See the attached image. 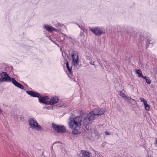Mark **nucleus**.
I'll return each instance as SVG.
<instances>
[{"label": "nucleus", "mask_w": 157, "mask_h": 157, "mask_svg": "<svg viewBox=\"0 0 157 157\" xmlns=\"http://www.w3.org/2000/svg\"><path fill=\"white\" fill-rule=\"evenodd\" d=\"M140 100L141 101L143 102H144V104H145L146 102H147V101H146L144 98H140Z\"/></svg>", "instance_id": "b1692460"}, {"label": "nucleus", "mask_w": 157, "mask_h": 157, "mask_svg": "<svg viewBox=\"0 0 157 157\" xmlns=\"http://www.w3.org/2000/svg\"><path fill=\"white\" fill-rule=\"evenodd\" d=\"M56 105L57 106V107H61L63 106V104H58Z\"/></svg>", "instance_id": "cd10ccee"}, {"label": "nucleus", "mask_w": 157, "mask_h": 157, "mask_svg": "<svg viewBox=\"0 0 157 157\" xmlns=\"http://www.w3.org/2000/svg\"><path fill=\"white\" fill-rule=\"evenodd\" d=\"M1 136V135L0 134V136Z\"/></svg>", "instance_id": "a19ab883"}, {"label": "nucleus", "mask_w": 157, "mask_h": 157, "mask_svg": "<svg viewBox=\"0 0 157 157\" xmlns=\"http://www.w3.org/2000/svg\"><path fill=\"white\" fill-rule=\"evenodd\" d=\"M64 53L65 55V57H67V58H68V55L67 54H65V52H64Z\"/></svg>", "instance_id": "f704fd0d"}, {"label": "nucleus", "mask_w": 157, "mask_h": 157, "mask_svg": "<svg viewBox=\"0 0 157 157\" xmlns=\"http://www.w3.org/2000/svg\"><path fill=\"white\" fill-rule=\"evenodd\" d=\"M147 157H152V156H149V155H148L147 156Z\"/></svg>", "instance_id": "e433bc0d"}, {"label": "nucleus", "mask_w": 157, "mask_h": 157, "mask_svg": "<svg viewBox=\"0 0 157 157\" xmlns=\"http://www.w3.org/2000/svg\"><path fill=\"white\" fill-rule=\"evenodd\" d=\"M39 102L40 103H44V101L46 100H48L49 99V98L48 96H42L40 95V97L38 98Z\"/></svg>", "instance_id": "ddd939ff"}, {"label": "nucleus", "mask_w": 157, "mask_h": 157, "mask_svg": "<svg viewBox=\"0 0 157 157\" xmlns=\"http://www.w3.org/2000/svg\"><path fill=\"white\" fill-rule=\"evenodd\" d=\"M62 35H63L62 37H63V39H61L62 41H64L65 40L64 38L65 37H66L67 38H68V37L65 34L62 33Z\"/></svg>", "instance_id": "4be33fe9"}, {"label": "nucleus", "mask_w": 157, "mask_h": 157, "mask_svg": "<svg viewBox=\"0 0 157 157\" xmlns=\"http://www.w3.org/2000/svg\"><path fill=\"white\" fill-rule=\"evenodd\" d=\"M124 100H127L128 102L132 105H134L136 103V102L135 100L131 98H129V97H128L126 98H124Z\"/></svg>", "instance_id": "4468645a"}, {"label": "nucleus", "mask_w": 157, "mask_h": 157, "mask_svg": "<svg viewBox=\"0 0 157 157\" xmlns=\"http://www.w3.org/2000/svg\"><path fill=\"white\" fill-rule=\"evenodd\" d=\"M52 127L54 131L58 133H63L66 132L65 128L63 125L60 126L52 123Z\"/></svg>", "instance_id": "423d86ee"}, {"label": "nucleus", "mask_w": 157, "mask_h": 157, "mask_svg": "<svg viewBox=\"0 0 157 157\" xmlns=\"http://www.w3.org/2000/svg\"><path fill=\"white\" fill-rule=\"evenodd\" d=\"M72 58V66L74 68L78 69L80 67V65L79 64L78 56V52L76 51H73L71 52Z\"/></svg>", "instance_id": "20e7f679"}, {"label": "nucleus", "mask_w": 157, "mask_h": 157, "mask_svg": "<svg viewBox=\"0 0 157 157\" xmlns=\"http://www.w3.org/2000/svg\"><path fill=\"white\" fill-rule=\"evenodd\" d=\"M141 77H142L145 80H146L148 78L146 76H144L143 75H142V76Z\"/></svg>", "instance_id": "2f4dec72"}, {"label": "nucleus", "mask_w": 157, "mask_h": 157, "mask_svg": "<svg viewBox=\"0 0 157 157\" xmlns=\"http://www.w3.org/2000/svg\"><path fill=\"white\" fill-rule=\"evenodd\" d=\"M62 56L63 57V54H62Z\"/></svg>", "instance_id": "ea45409f"}, {"label": "nucleus", "mask_w": 157, "mask_h": 157, "mask_svg": "<svg viewBox=\"0 0 157 157\" xmlns=\"http://www.w3.org/2000/svg\"><path fill=\"white\" fill-rule=\"evenodd\" d=\"M36 123H37V122L34 118H30L29 119V125L32 128H33L35 126Z\"/></svg>", "instance_id": "1a4fd4ad"}, {"label": "nucleus", "mask_w": 157, "mask_h": 157, "mask_svg": "<svg viewBox=\"0 0 157 157\" xmlns=\"http://www.w3.org/2000/svg\"><path fill=\"white\" fill-rule=\"evenodd\" d=\"M66 65L68 72L70 73L71 75H72V66L70 67L69 66L68 62L67 60H66Z\"/></svg>", "instance_id": "dca6fc26"}, {"label": "nucleus", "mask_w": 157, "mask_h": 157, "mask_svg": "<svg viewBox=\"0 0 157 157\" xmlns=\"http://www.w3.org/2000/svg\"><path fill=\"white\" fill-rule=\"evenodd\" d=\"M95 63V61H93V62H90V63L91 64V65H93L94 66H95V64H94V63Z\"/></svg>", "instance_id": "c85d7f7f"}, {"label": "nucleus", "mask_w": 157, "mask_h": 157, "mask_svg": "<svg viewBox=\"0 0 157 157\" xmlns=\"http://www.w3.org/2000/svg\"><path fill=\"white\" fill-rule=\"evenodd\" d=\"M43 28L46 29L49 32H56L57 31V30L53 27L48 25H44L43 26Z\"/></svg>", "instance_id": "9b49d317"}, {"label": "nucleus", "mask_w": 157, "mask_h": 157, "mask_svg": "<svg viewBox=\"0 0 157 157\" xmlns=\"http://www.w3.org/2000/svg\"><path fill=\"white\" fill-rule=\"evenodd\" d=\"M56 26L57 27L61 26L60 24L59 23H58L56 25Z\"/></svg>", "instance_id": "72a5a7b5"}, {"label": "nucleus", "mask_w": 157, "mask_h": 157, "mask_svg": "<svg viewBox=\"0 0 157 157\" xmlns=\"http://www.w3.org/2000/svg\"><path fill=\"white\" fill-rule=\"evenodd\" d=\"M84 117L81 116H77L75 118L70 120L68 124L69 127L73 129L72 133L74 135H76L80 133L78 129L81 128V125H86V129L88 123L84 122Z\"/></svg>", "instance_id": "f257e3e1"}, {"label": "nucleus", "mask_w": 157, "mask_h": 157, "mask_svg": "<svg viewBox=\"0 0 157 157\" xmlns=\"http://www.w3.org/2000/svg\"><path fill=\"white\" fill-rule=\"evenodd\" d=\"M43 109H51V107H47L46 106H44L43 107Z\"/></svg>", "instance_id": "bb28decb"}, {"label": "nucleus", "mask_w": 157, "mask_h": 157, "mask_svg": "<svg viewBox=\"0 0 157 157\" xmlns=\"http://www.w3.org/2000/svg\"><path fill=\"white\" fill-rule=\"evenodd\" d=\"M141 77H142L145 80H146L148 78L146 76H144L143 75H142V76Z\"/></svg>", "instance_id": "473e14b6"}, {"label": "nucleus", "mask_w": 157, "mask_h": 157, "mask_svg": "<svg viewBox=\"0 0 157 157\" xmlns=\"http://www.w3.org/2000/svg\"><path fill=\"white\" fill-rule=\"evenodd\" d=\"M43 103L46 104V105H48V104L50 105V103H51L50 101H49L46 100L45 101H44V103Z\"/></svg>", "instance_id": "a878e982"}, {"label": "nucleus", "mask_w": 157, "mask_h": 157, "mask_svg": "<svg viewBox=\"0 0 157 157\" xmlns=\"http://www.w3.org/2000/svg\"><path fill=\"white\" fill-rule=\"evenodd\" d=\"M144 39V38L143 36L142 37H140V39H139V43H138V45L139 46V48L142 47L143 45L142 44L143 41Z\"/></svg>", "instance_id": "2eb2a0df"}, {"label": "nucleus", "mask_w": 157, "mask_h": 157, "mask_svg": "<svg viewBox=\"0 0 157 157\" xmlns=\"http://www.w3.org/2000/svg\"><path fill=\"white\" fill-rule=\"evenodd\" d=\"M146 81V83L148 84H150L151 83V80L148 78L145 80Z\"/></svg>", "instance_id": "393cba45"}, {"label": "nucleus", "mask_w": 157, "mask_h": 157, "mask_svg": "<svg viewBox=\"0 0 157 157\" xmlns=\"http://www.w3.org/2000/svg\"><path fill=\"white\" fill-rule=\"evenodd\" d=\"M89 30L95 36H100L105 33V29L102 27L96 26L93 28L89 27Z\"/></svg>", "instance_id": "7ed1b4c3"}, {"label": "nucleus", "mask_w": 157, "mask_h": 157, "mask_svg": "<svg viewBox=\"0 0 157 157\" xmlns=\"http://www.w3.org/2000/svg\"><path fill=\"white\" fill-rule=\"evenodd\" d=\"M33 128H35L36 130L38 131H42L43 130V128L41 126L39 125L38 123H36V124L35 125V126Z\"/></svg>", "instance_id": "f3484780"}, {"label": "nucleus", "mask_w": 157, "mask_h": 157, "mask_svg": "<svg viewBox=\"0 0 157 157\" xmlns=\"http://www.w3.org/2000/svg\"><path fill=\"white\" fill-rule=\"evenodd\" d=\"M145 108L146 110L148 111L150 109V107L148 104H147V102H146L144 104Z\"/></svg>", "instance_id": "412c9836"}, {"label": "nucleus", "mask_w": 157, "mask_h": 157, "mask_svg": "<svg viewBox=\"0 0 157 157\" xmlns=\"http://www.w3.org/2000/svg\"><path fill=\"white\" fill-rule=\"evenodd\" d=\"M156 143H157V138L156 139Z\"/></svg>", "instance_id": "4c0bfd02"}, {"label": "nucleus", "mask_w": 157, "mask_h": 157, "mask_svg": "<svg viewBox=\"0 0 157 157\" xmlns=\"http://www.w3.org/2000/svg\"><path fill=\"white\" fill-rule=\"evenodd\" d=\"M92 154L89 151L82 150L81 153L79 154L78 157H91Z\"/></svg>", "instance_id": "0eeeda50"}, {"label": "nucleus", "mask_w": 157, "mask_h": 157, "mask_svg": "<svg viewBox=\"0 0 157 157\" xmlns=\"http://www.w3.org/2000/svg\"><path fill=\"white\" fill-rule=\"evenodd\" d=\"M119 94L122 98L124 99L126 98L127 97V96L125 95L124 94V90L122 91H119Z\"/></svg>", "instance_id": "6ab92c4d"}, {"label": "nucleus", "mask_w": 157, "mask_h": 157, "mask_svg": "<svg viewBox=\"0 0 157 157\" xmlns=\"http://www.w3.org/2000/svg\"><path fill=\"white\" fill-rule=\"evenodd\" d=\"M105 133L107 135H110V133L109 132H108L107 131H106L105 132Z\"/></svg>", "instance_id": "c756f323"}, {"label": "nucleus", "mask_w": 157, "mask_h": 157, "mask_svg": "<svg viewBox=\"0 0 157 157\" xmlns=\"http://www.w3.org/2000/svg\"><path fill=\"white\" fill-rule=\"evenodd\" d=\"M136 73L138 75V77H141L142 76V74L141 71L140 69H138L136 70Z\"/></svg>", "instance_id": "aec40b11"}, {"label": "nucleus", "mask_w": 157, "mask_h": 157, "mask_svg": "<svg viewBox=\"0 0 157 157\" xmlns=\"http://www.w3.org/2000/svg\"><path fill=\"white\" fill-rule=\"evenodd\" d=\"M43 155V152H42V155Z\"/></svg>", "instance_id": "58836bf2"}, {"label": "nucleus", "mask_w": 157, "mask_h": 157, "mask_svg": "<svg viewBox=\"0 0 157 157\" xmlns=\"http://www.w3.org/2000/svg\"><path fill=\"white\" fill-rule=\"evenodd\" d=\"M12 83L15 86L21 89H24V86L21 84L17 82L15 78L12 79Z\"/></svg>", "instance_id": "9d476101"}, {"label": "nucleus", "mask_w": 157, "mask_h": 157, "mask_svg": "<svg viewBox=\"0 0 157 157\" xmlns=\"http://www.w3.org/2000/svg\"><path fill=\"white\" fill-rule=\"evenodd\" d=\"M94 111L90 112L84 117V122L88 123L94 120L96 115H101L103 114L106 111V110L102 108H98L94 109Z\"/></svg>", "instance_id": "f03ea898"}, {"label": "nucleus", "mask_w": 157, "mask_h": 157, "mask_svg": "<svg viewBox=\"0 0 157 157\" xmlns=\"http://www.w3.org/2000/svg\"><path fill=\"white\" fill-rule=\"evenodd\" d=\"M146 42V48L147 49L149 47L152 46V43H151V41L147 39Z\"/></svg>", "instance_id": "a211bd4d"}, {"label": "nucleus", "mask_w": 157, "mask_h": 157, "mask_svg": "<svg viewBox=\"0 0 157 157\" xmlns=\"http://www.w3.org/2000/svg\"><path fill=\"white\" fill-rule=\"evenodd\" d=\"M59 98L56 96L52 97L50 99V105H53L59 102Z\"/></svg>", "instance_id": "f8f14e48"}, {"label": "nucleus", "mask_w": 157, "mask_h": 157, "mask_svg": "<svg viewBox=\"0 0 157 157\" xmlns=\"http://www.w3.org/2000/svg\"><path fill=\"white\" fill-rule=\"evenodd\" d=\"M2 112V109L0 108V114H1Z\"/></svg>", "instance_id": "c9c22d12"}, {"label": "nucleus", "mask_w": 157, "mask_h": 157, "mask_svg": "<svg viewBox=\"0 0 157 157\" xmlns=\"http://www.w3.org/2000/svg\"><path fill=\"white\" fill-rule=\"evenodd\" d=\"M26 92L28 94L33 97L38 98L40 97V95L39 93H36L33 91L28 90L26 91Z\"/></svg>", "instance_id": "6e6552de"}, {"label": "nucleus", "mask_w": 157, "mask_h": 157, "mask_svg": "<svg viewBox=\"0 0 157 157\" xmlns=\"http://www.w3.org/2000/svg\"><path fill=\"white\" fill-rule=\"evenodd\" d=\"M79 28H80L81 30H82L83 32H85V29L84 28V27L82 26H80L78 24Z\"/></svg>", "instance_id": "5701e85b"}, {"label": "nucleus", "mask_w": 157, "mask_h": 157, "mask_svg": "<svg viewBox=\"0 0 157 157\" xmlns=\"http://www.w3.org/2000/svg\"><path fill=\"white\" fill-rule=\"evenodd\" d=\"M141 77H142L145 80H146L148 78L146 76H144L143 75H142V76Z\"/></svg>", "instance_id": "7c9ffc66"}, {"label": "nucleus", "mask_w": 157, "mask_h": 157, "mask_svg": "<svg viewBox=\"0 0 157 157\" xmlns=\"http://www.w3.org/2000/svg\"><path fill=\"white\" fill-rule=\"evenodd\" d=\"M1 78H0V82H12L13 78L10 77L6 72H2L0 73Z\"/></svg>", "instance_id": "39448f33"}]
</instances>
